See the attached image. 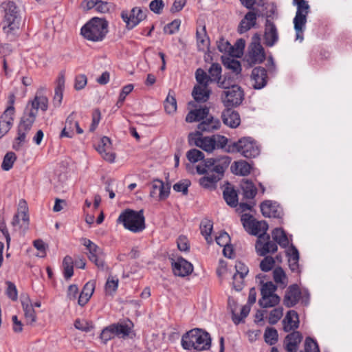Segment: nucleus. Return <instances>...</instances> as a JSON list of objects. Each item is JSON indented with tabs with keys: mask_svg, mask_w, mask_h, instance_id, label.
I'll list each match as a JSON object with an SVG mask.
<instances>
[{
	"mask_svg": "<svg viewBox=\"0 0 352 352\" xmlns=\"http://www.w3.org/2000/svg\"><path fill=\"white\" fill-rule=\"evenodd\" d=\"M305 352H320L317 342L310 337H307L305 340Z\"/></svg>",
	"mask_w": 352,
	"mask_h": 352,
	"instance_id": "58",
	"label": "nucleus"
},
{
	"mask_svg": "<svg viewBox=\"0 0 352 352\" xmlns=\"http://www.w3.org/2000/svg\"><path fill=\"white\" fill-rule=\"evenodd\" d=\"M133 89V85L132 84H129L122 87L117 102V106L118 107H120L122 105L126 96L130 94Z\"/></svg>",
	"mask_w": 352,
	"mask_h": 352,
	"instance_id": "60",
	"label": "nucleus"
},
{
	"mask_svg": "<svg viewBox=\"0 0 352 352\" xmlns=\"http://www.w3.org/2000/svg\"><path fill=\"white\" fill-rule=\"evenodd\" d=\"M261 211L265 217L281 218L283 212L280 205L271 200H265L261 204Z\"/></svg>",
	"mask_w": 352,
	"mask_h": 352,
	"instance_id": "14",
	"label": "nucleus"
},
{
	"mask_svg": "<svg viewBox=\"0 0 352 352\" xmlns=\"http://www.w3.org/2000/svg\"><path fill=\"white\" fill-rule=\"evenodd\" d=\"M4 12L3 30L7 34H14L19 28V9L12 1H5L1 4Z\"/></svg>",
	"mask_w": 352,
	"mask_h": 352,
	"instance_id": "4",
	"label": "nucleus"
},
{
	"mask_svg": "<svg viewBox=\"0 0 352 352\" xmlns=\"http://www.w3.org/2000/svg\"><path fill=\"white\" fill-rule=\"evenodd\" d=\"M273 278L275 283L281 288H285L287 283V277L282 267H276L273 271Z\"/></svg>",
	"mask_w": 352,
	"mask_h": 352,
	"instance_id": "38",
	"label": "nucleus"
},
{
	"mask_svg": "<svg viewBox=\"0 0 352 352\" xmlns=\"http://www.w3.org/2000/svg\"><path fill=\"white\" fill-rule=\"evenodd\" d=\"M197 45L199 51L204 52L209 49L210 38L208 36L206 25L197 28L196 31Z\"/></svg>",
	"mask_w": 352,
	"mask_h": 352,
	"instance_id": "29",
	"label": "nucleus"
},
{
	"mask_svg": "<svg viewBox=\"0 0 352 352\" xmlns=\"http://www.w3.org/2000/svg\"><path fill=\"white\" fill-rule=\"evenodd\" d=\"M240 186L243 198L245 199H254L256 195L257 189L253 182L248 179H242Z\"/></svg>",
	"mask_w": 352,
	"mask_h": 352,
	"instance_id": "33",
	"label": "nucleus"
},
{
	"mask_svg": "<svg viewBox=\"0 0 352 352\" xmlns=\"http://www.w3.org/2000/svg\"><path fill=\"white\" fill-rule=\"evenodd\" d=\"M277 289V286L275 285L272 281L264 283L261 289V297H267L269 296L276 295L274 294Z\"/></svg>",
	"mask_w": 352,
	"mask_h": 352,
	"instance_id": "53",
	"label": "nucleus"
},
{
	"mask_svg": "<svg viewBox=\"0 0 352 352\" xmlns=\"http://www.w3.org/2000/svg\"><path fill=\"white\" fill-rule=\"evenodd\" d=\"M170 187L168 184L164 185V182L160 179H155L151 184V190L150 196L159 200L166 199L170 194Z\"/></svg>",
	"mask_w": 352,
	"mask_h": 352,
	"instance_id": "18",
	"label": "nucleus"
},
{
	"mask_svg": "<svg viewBox=\"0 0 352 352\" xmlns=\"http://www.w3.org/2000/svg\"><path fill=\"white\" fill-rule=\"evenodd\" d=\"M48 107V100L45 96H36L31 102V108L29 109L28 107L25 110L27 112H33L35 111V118L37 116L38 109L42 111H47Z\"/></svg>",
	"mask_w": 352,
	"mask_h": 352,
	"instance_id": "34",
	"label": "nucleus"
},
{
	"mask_svg": "<svg viewBox=\"0 0 352 352\" xmlns=\"http://www.w3.org/2000/svg\"><path fill=\"white\" fill-rule=\"evenodd\" d=\"M278 332L276 329L273 327H267L265 333H264V338L265 341L270 344L273 345L275 344L278 341Z\"/></svg>",
	"mask_w": 352,
	"mask_h": 352,
	"instance_id": "48",
	"label": "nucleus"
},
{
	"mask_svg": "<svg viewBox=\"0 0 352 352\" xmlns=\"http://www.w3.org/2000/svg\"><path fill=\"white\" fill-rule=\"evenodd\" d=\"M87 83V78L85 74L77 75L75 78L74 88L76 90L82 89Z\"/></svg>",
	"mask_w": 352,
	"mask_h": 352,
	"instance_id": "64",
	"label": "nucleus"
},
{
	"mask_svg": "<svg viewBox=\"0 0 352 352\" xmlns=\"http://www.w3.org/2000/svg\"><path fill=\"white\" fill-rule=\"evenodd\" d=\"M231 157L222 155L218 157L206 159L203 165H197V172L199 175H206L199 179V184L208 188L217 183L224 176V173L228 168Z\"/></svg>",
	"mask_w": 352,
	"mask_h": 352,
	"instance_id": "1",
	"label": "nucleus"
},
{
	"mask_svg": "<svg viewBox=\"0 0 352 352\" xmlns=\"http://www.w3.org/2000/svg\"><path fill=\"white\" fill-rule=\"evenodd\" d=\"M232 107H227L222 113L223 122L230 128H236L241 123L240 116Z\"/></svg>",
	"mask_w": 352,
	"mask_h": 352,
	"instance_id": "26",
	"label": "nucleus"
},
{
	"mask_svg": "<svg viewBox=\"0 0 352 352\" xmlns=\"http://www.w3.org/2000/svg\"><path fill=\"white\" fill-rule=\"evenodd\" d=\"M275 265V260L273 257L266 256L260 263V268L263 272L270 271Z\"/></svg>",
	"mask_w": 352,
	"mask_h": 352,
	"instance_id": "57",
	"label": "nucleus"
},
{
	"mask_svg": "<svg viewBox=\"0 0 352 352\" xmlns=\"http://www.w3.org/2000/svg\"><path fill=\"white\" fill-rule=\"evenodd\" d=\"M251 80L255 89L263 88L267 82V70L263 67H254L252 71Z\"/></svg>",
	"mask_w": 352,
	"mask_h": 352,
	"instance_id": "17",
	"label": "nucleus"
},
{
	"mask_svg": "<svg viewBox=\"0 0 352 352\" xmlns=\"http://www.w3.org/2000/svg\"><path fill=\"white\" fill-rule=\"evenodd\" d=\"M245 230L250 234L257 236L268 235L266 231L268 229L267 223L264 221H256L253 217L248 214H244L241 219Z\"/></svg>",
	"mask_w": 352,
	"mask_h": 352,
	"instance_id": "10",
	"label": "nucleus"
},
{
	"mask_svg": "<svg viewBox=\"0 0 352 352\" xmlns=\"http://www.w3.org/2000/svg\"><path fill=\"white\" fill-rule=\"evenodd\" d=\"M220 87L223 89L221 98L226 107H234L240 105L244 99V92L237 85H230L226 79L221 82Z\"/></svg>",
	"mask_w": 352,
	"mask_h": 352,
	"instance_id": "6",
	"label": "nucleus"
},
{
	"mask_svg": "<svg viewBox=\"0 0 352 352\" xmlns=\"http://www.w3.org/2000/svg\"><path fill=\"white\" fill-rule=\"evenodd\" d=\"M190 185V182L188 179H184L173 185V190L176 192H182L184 195L188 193V188Z\"/></svg>",
	"mask_w": 352,
	"mask_h": 352,
	"instance_id": "62",
	"label": "nucleus"
},
{
	"mask_svg": "<svg viewBox=\"0 0 352 352\" xmlns=\"http://www.w3.org/2000/svg\"><path fill=\"white\" fill-rule=\"evenodd\" d=\"M217 48L221 52L228 53L229 55L236 56L234 46H232L228 41L221 37L217 41Z\"/></svg>",
	"mask_w": 352,
	"mask_h": 352,
	"instance_id": "40",
	"label": "nucleus"
},
{
	"mask_svg": "<svg viewBox=\"0 0 352 352\" xmlns=\"http://www.w3.org/2000/svg\"><path fill=\"white\" fill-rule=\"evenodd\" d=\"M280 298L278 295L269 296L267 297H261L258 300V305L263 308H270L277 305L280 302Z\"/></svg>",
	"mask_w": 352,
	"mask_h": 352,
	"instance_id": "43",
	"label": "nucleus"
},
{
	"mask_svg": "<svg viewBox=\"0 0 352 352\" xmlns=\"http://www.w3.org/2000/svg\"><path fill=\"white\" fill-rule=\"evenodd\" d=\"M121 17L126 23L127 28L132 29L145 19L146 14L140 8L135 7L130 12L122 11Z\"/></svg>",
	"mask_w": 352,
	"mask_h": 352,
	"instance_id": "11",
	"label": "nucleus"
},
{
	"mask_svg": "<svg viewBox=\"0 0 352 352\" xmlns=\"http://www.w3.org/2000/svg\"><path fill=\"white\" fill-rule=\"evenodd\" d=\"M195 78L199 83L198 85L203 87H208L209 82H211L209 75H208L206 72L201 68H198L196 70Z\"/></svg>",
	"mask_w": 352,
	"mask_h": 352,
	"instance_id": "47",
	"label": "nucleus"
},
{
	"mask_svg": "<svg viewBox=\"0 0 352 352\" xmlns=\"http://www.w3.org/2000/svg\"><path fill=\"white\" fill-rule=\"evenodd\" d=\"M164 7V3L163 0H153L149 4L150 10L157 14L162 12Z\"/></svg>",
	"mask_w": 352,
	"mask_h": 352,
	"instance_id": "63",
	"label": "nucleus"
},
{
	"mask_svg": "<svg viewBox=\"0 0 352 352\" xmlns=\"http://www.w3.org/2000/svg\"><path fill=\"white\" fill-rule=\"evenodd\" d=\"M171 265L173 274L177 276H186L193 271L192 265L182 257L177 260L172 259Z\"/></svg>",
	"mask_w": 352,
	"mask_h": 352,
	"instance_id": "15",
	"label": "nucleus"
},
{
	"mask_svg": "<svg viewBox=\"0 0 352 352\" xmlns=\"http://www.w3.org/2000/svg\"><path fill=\"white\" fill-rule=\"evenodd\" d=\"M116 334L114 331L112 324H110L102 329L100 336V338L104 344H106L109 340L116 336Z\"/></svg>",
	"mask_w": 352,
	"mask_h": 352,
	"instance_id": "54",
	"label": "nucleus"
},
{
	"mask_svg": "<svg viewBox=\"0 0 352 352\" xmlns=\"http://www.w3.org/2000/svg\"><path fill=\"white\" fill-rule=\"evenodd\" d=\"M117 223H122L125 229L133 233L141 232L146 228L143 210L126 209L120 214Z\"/></svg>",
	"mask_w": 352,
	"mask_h": 352,
	"instance_id": "2",
	"label": "nucleus"
},
{
	"mask_svg": "<svg viewBox=\"0 0 352 352\" xmlns=\"http://www.w3.org/2000/svg\"><path fill=\"white\" fill-rule=\"evenodd\" d=\"M257 16L258 15L254 11V9L250 10L239 23L238 28L239 32L241 34L245 33L254 27L256 23Z\"/></svg>",
	"mask_w": 352,
	"mask_h": 352,
	"instance_id": "25",
	"label": "nucleus"
},
{
	"mask_svg": "<svg viewBox=\"0 0 352 352\" xmlns=\"http://www.w3.org/2000/svg\"><path fill=\"white\" fill-rule=\"evenodd\" d=\"M301 292L298 286L296 284L290 285L284 296L283 302L287 307H292L299 301Z\"/></svg>",
	"mask_w": 352,
	"mask_h": 352,
	"instance_id": "23",
	"label": "nucleus"
},
{
	"mask_svg": "<svg viewBox=\"0 0 352 352\" xmlns=\"http://www.w3.org/2000/svg\"><path fill=\"white\" fill-rule=\"evenodd\" d=\"M164 109L169 114L175 113L177 110V101L175 98L170 94V91L164 101Z\"/></svg>",
	"mask_w": 352,
	"mask_h": 352,
	"instance_id": "50",
	"label": "nucleus"
},
{
	"mask_svg": "<svg viewBox=\"0 0 352 352\" xmlns=\"http://www.w3.org/2000/svg\"><path fill=\"white\" fill-rule=\"evenodd\" d=\"M223 65L232 70L235 74H239L241 72V65L239 60L232 58H226L223 60Z\"/></svg>",
	"mask_w": 352,
	"mask_h": 352,
	"instance_id": "45",
	"label": "nucleus"
},
{
	"mask_svg": "<svg viewBox=\"0 0 352 352\" xmlns=\"http://www.w3.org/2000/svg\"><path fill=\"white\" fill-rule=\"evenodd\" d=\"M212 226V221L209 220L203 221L200 224L201 233L204 236L208 243H211L212 242L211 237Z\"/></svg>",
	"mask_w": 352,
	"mask_h": 352,
	"instance_id": "44",
	"label": "nucleus"
},
{
	"mask_svg": "<svg viewBox=\"0 0 352 352\" xmlns=\"http://www.w3.org/2000/svg\"><path fill=\"white\" fill-rule=\"evenodd\" d=\"M258 255L264 256L269 253H274L278 250L277 244L270 241V235L260 236L255 245Z\"/></svg>",
	"mask_w": 352,
	"mask_h": 352,
	"instance_id": "12",
	"label": "nucleus"
},
{
	"mask_svg": "<svg viewBox=\"0 0 352 352\" xmlns=\"http://www.w3.org/2000/svg\"><path fill=\"white\" fill-rule=\"evenodd\" d=\"M6 284L7 285V288L6 290V294L7 296L11 299L12 301H16L18 299V292L16 285L11 281H6Z\"/></svg>",
	"mask_w": 352,
	"mask_h": 352,
	"instance_id": "56",
	"label": "nucleus"
},
{
	"mask_svg": "<svg viewBox=\"0 0 352 352\" xmlns=\"http://www.w3.org/2000/svg\"><path fill=\"white\" fill-rule=\"evenodd\" d=\"M210 80L217 82L220 87L223 80H221V67L219 63H212L208 69Z\"/></svg>",
	"mask_w": 352,
	"mask_h": 352,
	"instance_id": "39",
	"label": "nucleus"
},
{
	"mask_svg": "<svg viewBox=\"0 0 352 352\" xmlns=\"http://www.w3.org/2000/svg\"><path fill=\"white\" fill-rule=\"evenodd\" d=\"M14 115V107H8L0 116V138L4 136L11 129Z\"/></svg>",
	"mask_w": 352,
	"mask_h": 352,
	"instance_id": "16",
	"label": "nucleus"
},
{
	"mask_svg": "<svg viewBox=\"0 0 352 352\" xmlns=\"http://www.w3.org/2000/svg\"><path fill=\"white\" fill-rule=\"evenodd\" d=\"M278 39L277 28L275 24L269 19L266 20L264 40L266 46L272 47Z\"/></svg>",
	"mask_w": 352,
	"mask_h": 352,
	"instance_id": "24",
	"label": "nucleus"
},
{
	"mask_svg": "<svg viewBox=\"0 0 352 352\" xmlns=\"http://www.w3.org/2000/svg\"><path fill=\"white\" fill-rule=\"evenodd\" d=\"M89 259L90 261L94 263L96 266L101 271H108L109 270V267L107 265L104 261V253L99 256H89Z\"/></svg>",
	"mask_w": 352,
	"mask_h": 352,
	"instance_id": "52",
	"label": "nucleus"
},
{
	"mask_svg": "<svg viewBox=\"0 0 352 352\" xmlns=\"http://www.w3.org/2000/svg\"><path fill=\"white\" fill-rule=\"evenodd\" d=\"M272 236L274 242L279 244L282 248H286L289 245V240L283 229L277 228L273 230Z\"/></svg>",
	"mask_w": 352,
	"mask_h": 352,
	"instance_id": "36",
	"label": "nucleus"
},
{
	"mask_svg": "<svg viewBox=\"0 0 352 352\" xmlns=\"http://www.w3.org/2000/svg\"><path fill=\"white\" fill-rule=\"evenodd\" d=\"M294 3L297 6V11L294 19L296 38L302 41L303 40V32L307 23V16L309 13V6L305 0H294Z\"/></svg>",
	"mask_w": 352,
	"mask_h": 352,
	"instance_id": "9",
	"label": "nucleus"
},
{
	"mask_svg": "<svg viewBox=\"0 0 352 352\" xmlns=\"http://www.w3.org/2000/svg\"><path fill=\"white\" fill-rule=\"evenodd\" d=\"M16 160V156L13 152H8L3 157V162L1 164V168L3 170L8 171L11 169L13 166L14 162Z\"/></svg>",
	"mask_w": 352,
	"mask_h": 352,
	"instance_id": "49",
	"label": "nucleus"
},
{
	"mask_svg": "<svg viewBox=\"0 0 352 352\" xmlns=\"http://www.w3.org/2000/svg\"><path fill=\"white\" fill-rule=\"evenodd\" d=\"M209 116V109L207 107L191 110L186 117L187 122H199L205 120Z\"/></svg>",
	"mask_w": 352,
	"mask_h": 352,
	"instance_id": "31",
	"label": "nucleus"
},
{
	"mask_svg": "<svg viewBox=\"0 0 352 352\" xmlns=\"http://www.w3.org/2000/svg\"><path fill=\"white\" fill-rule=\"evenodd\" d=\"M226 153H240L246 158H254L260 153V148L256 142L250 137H243L238 141L228 143Z\"/></svg>",
	"mask_w": 352,
	"mask_h": 352,
	"instance_id": "5",
	"label": "nucleus"
},
{
	"mask_svg": "<svg viewBox=\"0 0 352 352\" xmlns=\"http://www.w3.org/2000/svg\"><path fill=\"white\" fill-rule=\"evenodd\" d=\"M35 120V111L34 113L24 111L17 127V136L12 144V148L15 151H19L27 142V134L31 130Z\"/></svg>",
	"mask_w": 352,
	"mask_h": 352,
	"instance_id": "8",
	"label": "nucleus"
},
{
	"mask_svg": "<svg viewBox=\"0 0 352 352\" xmlns=\"http://www.w3.org/2000/svg\"><path fill=\"white\" fill-rule=\"evenodd\" d=\"M265 59L264 48L258 41H254L249 47L247 60L250 65L261 63Z\"/></svg>",
	"mask_w": 352,
	"mask_h": 352,
	"instance_id": "13",
	"label": "nucleus"
},
{
	"mask_svg": "<svg viewBox=\"0 0 352 352\" xmlns=\"http://www.w3.org/2000/svg\"><path fill=\"white\" fill-rule=\"evenodd\" d=\"M302 340V335L300 332L294 331L288 334L285 339L286 350L288 352H296L299 344Z\"/></svg>",
	"mask_w": 352,
	"mask_h": 352,
	"instance_id": "27",
	"label": "nucleus"
},
{
	"mask_svg": "<svg viewBox=\"0 0 352 352\" xmlns=\"http://www.w3.org/2000/svg\"><path fill=\"white\" fill-rule=\"evenodd\" d=\"M186 157L191 163H196L200 160H204V154L199 150L192 148L189 150L186 153Z\"/></svg>",
	"mask_w": 352,
	"mask_h": 352,
	"instance_id": "51",
	"label": "nucleus"
},
{
	"mask_svg": "<svg viewBox=\"0 0 352 352\" xmlns=\"http://www.w3.org/2000/svg\"><path fill=\"white\" fill-rule=\"evenodd\" d=\"M75 113L72 112L65 120V127L60 133V137L73 138L74 133Z\"/></svg>",
	"mask_w": 352,
	"mask_h": 352,
	"instance_id": "35",
	"label": "nucleus"
},
{
	"mask_svg": "<svg viewBox=\"0 0 352 352\" xmlns=\"http://www.w3.org/2000/svg\"><path fill=\"white\" fill-rule=\"evenodd\" d=\"M180 24L181 21L179 19H175L164 26V31L166 34H173L179 30Z\"/></svg>",
	"mask_w": 352,
	"mask_h": 352,
	"instance_id": "61",
	"label": "nucleus"
},
{
	"mask_svg": "<svg viewBox=\"0 0 352 352\" xmlns=\"http://www.w3.org/2000/svg\"><path fill=\"white\" fill-rule=\"evenodd\" d=\"M21 305L24 311L26 324L32 326L36 321V314L28 295L21 297Z\"/></svg>",
	"mask_w": 352,
	"mask_h": 352,
	"instance_id": "19",
	"label": "nucleus"
},
{
	"mask_svg": "<svg viewBox=\"0 0 352 352\" xmlns=\"http://www.w3.org/2000/svg\"><path fill=\"white\" fill-rule=\"evenodd\" d=\"M111 146V142L110 138L107 136H104L101 138L100 143L96 147V150L104 160L109 162H113L115 160V154L110 151Z\"/></svg>",
	"mask_w": 352,
	"mask_h": 352,
	"instance_id": "22",
	"label": "nucleus"
},
{
	"mask_svg": "<svg viewBox=\"0 0 352 352\" xmlns=\"http://www.w3.org/2000/svg\"><path fill=\"white\" fill-rule=\"evenodd\" d=\"M118 282L119 280L117 278L109 276L104 286L106 293L111 294L115 292L118 289Z\"/></svg>",
	"mask_w": 352,
	"mask_h": 352,
	"instance_id": "55",
	"label": "nucleus"
},
{
	"mask_svg": "<svg viewBox=\"0 0 352 352\" xmlns=\"http://www.w3.org/2000/svg\"><path fill=\"white\" fill-rule=\"evenodd\" d=\"M82 245H85L89 251L88 257L91 256H97L103 254L102 250L91 240L84 238L82 239Z\"/></svg>",
	"mask_w": 352,
	"mask_h": 352,
	"instance_id": "42",
	"label": "nucleus"
},
{
	"mask_svg": "<svg viewBox=\"0 0 352 352\" xmlns=\"http://www.w3.org/2000/svg\"><path fill=\"white\" fill-rule=\"evenodd\" d=\"M221 126V122L219 119L214 118L211 116H208L205 120L200 122L197 125V129L199 130L196 135H201V133H212L216 130H218Z\"/></svg>",
	"mask_w": 352,
	"mask_h": 352,
	"instance_id": "20",
	"label": "nucleus"
},
{
	"mask_svg": "<svg viewBox=\"0 0 352 352\" xmlns=\"http://www.w3.org/2000/svg\"><path fill=\"white\" fill-rule=\"evenodd\" d=\"M108 32V22L101 18L94 17L81 28V34L89 41H101Z\"/></svg>",
	"mask_w": 352,
	"mask_h": 352,
	"instance_id": "3",
	"label": "nucleus"
},
{
	"mask_svg": "<svg viewBox=\"0 0 352 352\" xmlns=\"http://www.w3.org/2000/svg\"><path fill=\"white\" fill-rule=\"evenodd\" d=\"M28 207L25 200L21 199L18 205V211L13 217L12 221V225L15 227L20 224L19 217H21L23 224L25 226V228H27L29 225V215Z\"/></svg>",
	"mask_w": 352,
	"mask_h": 352,
	"instance_id": "21",
	"label": "nucleus"
},
{
	"mask_svg": "<svg viewBox=\"0 0 352 352\" xmlns=\"http://www.w3.org/2000/svg\"><path fill=\"white\" fill-rule=\"evenodd\" d=\"M64 88L65 74L63 72H60L56 80V86L55 88V94L54 96V104L55 107H59L61 104Z\"/></svg>",
	"mask_w": 352,
	"mask_h": 352,
	"instance_id": "30",
	"label": "nucleus"
},
{
	"mask_svg": "<svg viewBox=\"0 0 352 352\" xmlns=\"http://www.w3.org/2000/svg\"><path fill=\"white\" fill-rule=\"evenodd\" d=\"M228 142V138L224 135L216 134L203 137L201 135L195 139V144L207 153H212L218 149L226 153Z\"/></svg>",
	"mask_w": 352,
	"mask_h": 352,
	"instance_id": "7",
	"label": "nucleus"
},
{
	"mask_svg": "<svg viewBox=\"0 0 352 352\" xmlns=\"http://www.w3.org/2000/svg\"><path fill=\"white\" fill-rule=\"evenodd\" d=\"M283 308L278 307L272 309L269 316V323L271 324H275L283 316Z\"/></svg>",
	"mask_w": 352,
	"mask_h": 352,
	"instance_id": "59",
	"label": "nucleus"
},
{
	"mask_svg": "<svg viewBox=\"0 0 352 352\" xmlns=\"http://www.w3.org/2000/svg\"><path fill=\"white\" fill-rule=\"evenodd\" d=\"M116 336L125 337L129 335L131 327L126 323H113L111 324Z\"/></svg>",
	"mask_w": 352,
	"mask_h": 352,
	"instance_id": "46",
	"label": "nucleus"
},
{
	"mask_svg": "<svg viewBox=\"0 0 352 352\" xmlns=\"http://www.w3.org/2000/svg\"><path fill=\"white\" fill-rule=\"evenodd\" d=\"M235 169L233 171L236 175L246 176L251 172V165L243 160L234 162Z\"/></svg>",
	"mask_w": 352,
	"mask_h": 352,
	"instance_id": "41",
	"label": "nucleus"
},
{
	"mask_svg": "<svg viewBox=\"0 0 352 352\" xmlns=\"http://www.w3.org/2000/svg\"><path fill=\"white\" fill-rule=\"evenodd\" d=\"M211 94L208 87L195 85L192 91V96L197 102H205L208 101Z\"/></svg>",
	"mask_w": 352,
	"mask_h": 352,
	"instance_id": "32",
	"label": "nucleus"
},
{
	"mask_svg": "<svg viewBox=\"0 0 352 352\" xmlns=\"http://www.w3.org/2000/svg\"><path fill=\"white\" fill-rule=\"evenodd\" d=\"M283 330L285 332L294 331L298 328L299 318L297 312L294 310L289 311L283 320Z\"/></svg>",
	"mask_w": 352,
	"mask_h": 352,
	"instance_id": "28",
	"label": "nucleus"
},
{
	"mask_svg": "<svg viewBox=\"0 0 352 352\" xmlns=\"http://www.w3.org/2000/svg\"><path fill=\"white\" fill-rule=\"evenodd\" d=\"M223 198L231 207H236L238 204V196L236 191L232 187H226L223 192Z\"/></svg>",
	"mask_w": 352,
	"mask_h": 352,
	"instance_id": "37",
	"label": "nucleus"
}]
</instances>
